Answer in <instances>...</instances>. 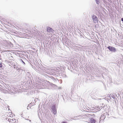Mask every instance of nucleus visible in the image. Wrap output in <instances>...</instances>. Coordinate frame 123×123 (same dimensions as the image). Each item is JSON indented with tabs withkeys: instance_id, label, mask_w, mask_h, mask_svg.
<instances>
[{
	"instance_id": "f257e3e1",
	"label": "nucleus",
	"mask_w": 123,
	"mask_h": 123,
	"mask_svg": "<svg viewBox=\"0 0 123 123\" xmlns=\"http://www.w3.org/2000/svg\"><path fill=\"white\" fill-rule=\"evenodd\" d=\"M10 115L8 113H6L5 115H2L1 117V119L3 120H6L7 119H8Z\"/></svg>"
},
{
	"instance_id": "f03ea898",
	"label": "nucleus",
	"mask_w": 123,
	"mask_h": 123,
	"mask_svg": "<svg viewBox=\"0 0 123 123\" xmlns=\"http://www.w3.org/2000/svg\"><path fill=\"white\" fill-rule=\"evenodd\" d=\"M88 110L90 111H92L95 109L94 105L91 104H90L87 106Z\"/></svg>"
},
{
	"instance_id": "7ed1b4c3",
	"label": "nucleus",
	"mask_w": 123,
	"mask_h": 123,
	"mask_svg": "<svg viewBox=\"0 0 123 123\" xmlns=\"http://www.w3.org/2000/svg\"><path fill=\"white\" fill-rule=\"evenodd\" d=\"M8 121L9 122V123H17L16 119L14 118L11 119L8 118Z\"/></svg>"
},
{
	"instance_id": "20e7f679",
	"label": "nucleus",
	"mask_w": 123,
	"mask_h": 123,
	"mask_svg": "<svg viewBox=\"0 0 123 123\" xmlns=\"http://www.w3.org/2000/svg\"><path fill=\"white\" fill-rule=\"evenodd\" d=\"M107 48L111 51H113L114 52H115L116 51V49L114 47L109 46H108Z\"/></svg>"
},
{
	"instance_id": "39448f33",
	"label": "nucleus",
	"mask_w": 123,
	"mask_h": 123,
	"mask_svg": "<svg viewBox=\"0 0 123 123\" xmlns=\"http://www.w3.org/2000/svg\"><path fill=\"white\" fill-rule=\"evenodd\" d=\"M51 109H52V112L54 115H55L57 113L56 108L55 106H53Z\"/></svg>"
},
{
	"instance_id": "423d86ee",
	"label": "nucleus",
	"mask_w": 123,
	"mask_h": 123,
	"mask_svg": "<svg viewBox=\"0 0 123 123\" xmlns=\"http://www.w3.org/2000/svg\"><path fill=\"white\" fill-rule=\"evenodd\" d=\"M47 31L49 32H52L53 31L52 28L49 27H48L47 28Z\"/></svg>"
},
{
	"instance_id": "0eeeda50",
	"label": "nucleus",
	"mask_w": 123,
	"mask_h": 123,
	"mask_svg": "<svg viewBox=\"0 0 123 123\" xmlns=\"http://www.w3.org/2000/svg\"><path fill=\"white\" fill-rule=\"evenodd\" d=\"M90 121L91 123H95L96 121L93 118H91L90 120Z\"/></svg>"
},
{
	"instance_id": "6e6552de",
	"label": "nucleus",
	"mask_w": 123,
	"mask_h": 123,
	"mask_svg": "<svg viewBox=\"0 0 123 123\" xmlns=\"http://www.w3.org/2000/svg\"><path fill=\"white\" fill-rule=\"evenodd\" d=\"M93 22L95 23H96L98 22V20L97 18H93L92 19Z\"/></svg>"
},
{
	"instance_id": "1a4fd4ad",
	"label": "nucleus",
	"mask_w": 123,
	"mask_h": 123,
	"mask_svg": "<svg viewBox=\"0 0 123 123\" xmlns=\"http://www.w3.org/2000/svg\"><path fill=\"white\" fill-rule=\"evenodd\" d=\"M97 18V17L96 16L94 15H93L92 17V19H93V18Z\"/></svg>"
},
{
	"instance_id": "9d476101",
	"label": "nucleus",
	"mask_w": 123,
	"mask_h": 123,
	"mask_svg": "<svg viewBox=\"0 0 123 123\" xmlns=\"http://www.w3.org/2000/svg\"><path fill=\"white\" fill-rule=\"evenodd\" d=\"M97 3V4H98L99 2V0H96Z\"/></svg>"
},
{
	"instance_id": "9b49d317",
	"label": "nucleus",
	"mask_w": 123,
	"mask_h": 123,
	"mask_svg": "<svg viewBox=\"0 0 123 123\" xmlns=\"http://www.w3.org/2000/svg\"><path fill=\"white\" fill-rule=\"evenodd\" d=\"M109 97L110 98V99H111V97L110 96H109H109H108V97L107 98V99L109 100L110 99L109 98Z\"/></svg>"
},
{
	"instance_id": "f8f14e48",
	"label": "nucleus",
	"mask_w": 123,
	"mask_h": 123,
	"mask_svg": "<svg viewBox=\"0 0 123 123\" xmlns=\"http://www.w3.org/2000/svg\"><path fill=\"white\" fill-rule=\"evenodd\" d=\"M2 63H1L0 64V68H2Z\"/></svg>"
},
{
	"instance_id": "ddd939ff",
	"label": "nucleus",
	"mask_w": 123,
	"mask_h": 123,
	"mask_svg": "<svg viewBox=\"0 0 123 123\" xmlns=\"http://www.w3.org/2000/svg\"><path fill=\"white\" fill-rule=\"evenodd\" d=\"M62 123H67L65 122H63Z\"/></svg>"
},
{
	"instance_id": "4468645a",
	"label": "nucleus",
	"mask_w": 123,
	"mask_h": 123,
	"mask_svg": "<svg viewBox=\"0 0 123 123\" xmlns=\"http://www.w3.org/2000/svg\"><path fill=\"white\" fill-rule=\"evenodd\" d=\"M121 20L122 21H123V18H122L121 19Z\"/></svg>"
},
{
	"instance_id": "2eb2a0df",
	"label": "nucleus",
	"mask_w": 123,
	"mask_h": 123,
	"mask_svg": "<svg viewBox=\"0 0 123 123\" xmlns=\"http://www.w3.org/2000/svg\"><path fill=\"white\" fill-rule=\"evenodd\" d=\"M22 62L24 64H25V63L22 60Z\"/></svg>"
},
{
	"instance_id": "dca6fc26",
	"label": "nucleus",
	"mask_w": 123,
	"mask_h": 123,
	"mask_svg": "<svg viewBox=\"0 0 123 123\" xmlns=\"http://www.w3.org/2000/svg\"><path fill=\"white\" fill-rule=\"evenodd\" d=\"M30 105H29L28 106V107H28V106H29Z\"/></svg>"
},
{
	"instance_id": "f3484780",
	"label": "nucleus",
	"mask_w": 123,
	"mask_h": 123,
	"mask_svg": "<svg viewBox=\"0 0 123 123\" xmlns=\"http://www.w3.org/2000/svg\"><path fill=\"white\" fill-rule=\"evenodd\" d=\"M99 109H98V110H99Z\"/></svg>"
}]
</instances>
